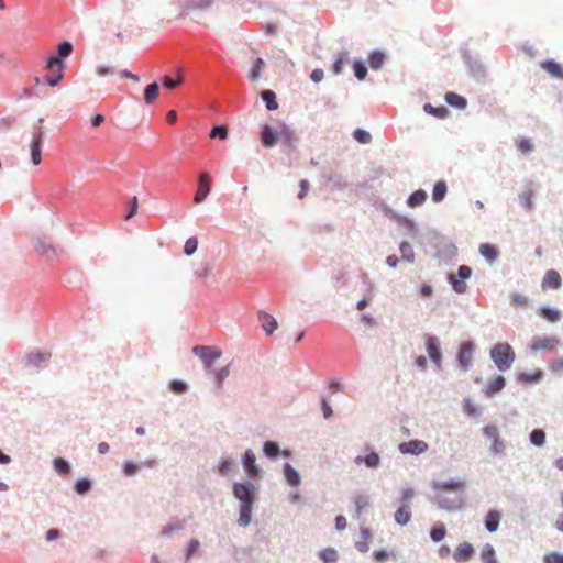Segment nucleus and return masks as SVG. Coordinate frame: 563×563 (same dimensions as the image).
<instances>
[{
    "label": "nucleus",
    "instance_id": "41",
    "mask_svg": "<svg viewBox=\"0 0 563 563\" xmlns=\"http://www.w3.org/2000/svg\"><path fill=\"white\" fill-rule=\"evenodd\" d=\"M159 86L156 81L147 85L144 89L143 100L146 104H151L158 97Z\"/></svg>",
    "mask_w": 563,
    "mask_h": 563
},
{
    "label": "nucleus",
    "instance_id": "48",
    "mask_svg": "<svg viewBox=\"0 0 563 563\" xmlns=\"http://www.w3.org/2000/svg\"><path fill=\"white\" fill-rule=\"evenodd\" d=\"M53 468L59 475H68L70 473V464L63 457H55L52 462Z\"/></svg>",
    "mask_w": 563,
    "mask_h": 563
},
{
    "label": "nucleus",
    "instance_id": "15",
    "mask_svg": "<svg viewBox=\"0 0 563 563\" xmlns=\"http://www.w3.org/2000/svg\"><path fill=\"white\" fill-rule=\"evenodd\" d=\"M244 471L250 479H256L261 475V470L256 465V456L251 449H247L241 459Z\"/></svg>",
    "mask_w": 563,
    "mask_h": 563
},
{
    "label": "nucleus",
    "instance_id": "23",
    "mask_svg": "<svg viewBox=\"0 0 563 563\" xmlns=\"http://www.w3.org/2000/svg\"><path fill=\"white\" fill-rule=\"evenodd\" d=\"M506 386V379L504 376L501 375H497L494 377L493 380H490L485 389H484V394L486 397L488 398H492L494 397L496 394H498L499 391H501Z\"/></svg>",
    "mask_w": 563,
    "mask_h": 563
},
{
    "label": "nucleus",
    "instance_id": "5",
    "mask_svg": "<svg viewBox=\"0 0 563 563\" xmlns=\"http://www.w3.org/2000/svg\"><path fill=\"white\" fill-rule=\"evenodd\" d=\"M472 276V268L467 265H461L456 274L450 273L446 280L456 294H465L467 291L466 280Z\"/></svg>",
    "mask_w": 563,
    "mask_h": 563
},
{
    "label": "nucleus",
    "instance_id": "16",
    "mask_svg": "<svg viewBox=\"0 0 563 563\" xmlns=\"http://www.w3.org/2000/svg\"><path fill=\"white\" fill-rule=\"evenodd\" d=\"M463 58L468 67L470 75L476 80H483L486 75L484 65L478 58H474L468 51L463 53Z\"/></svg>",
    "mask_w": 563,
    "mask_h": 563
},
{
    "label": "nucleus",
    "instance_id": "12",
    "mask_svg": "<svg viewBox=\"0 0 563 563\" xmlns=\"http://www.w3.org/2000/svg\"><path fill=\"white\" fill-rule=\"evenodd\" d=\"M187 526V520L185 518H179L177 516H173L169 518L166 525L162 526L158 532V536L162 539H169L174 533H177L184 530Z\"/></svg>",
    "mask_w": 563,
    "mask_h": 563
},
{
    "label": "nucleus",
    "instance_id": "46",
    "mask_svg": "<svg viewBox=\"0 0 563 563\" xmlns=\"http://www.w3.org/2000/svg\"><path fill=\"white\" fill-rule=\"evenodd\" d=\"M481 559L484 563H498L495 549L492 544L486 543L481 551Z\"/></svg>",
    "mask_w": 563,
    "mask_h": 563
},
{
    "label": "nucleus",
    "instance_id": "1",
    "mask_svg": "<svg viewBox=\"0 0 563 563\" xmlns=\"http://www.w3.org/2000/svg\"><path fill=\"white\" fill-rule=\"evenodd\" d=\"M433 497L431 501L438 508L446 511L461 510L466 503V485L459 478H450L446 481L432 482Z\"/></svg>",
    "mask_w": 563,
    "mask_h": 563
},
{
    "label": "nucleus",
    "instance_id": "60",
    "mask_svg": "<svg viewBox=\"0 0 563 563\" xmlns=\"http://www.w3.org/2000/svg\"><path fill=\"white\" fill-rule=\"evenodd\" d=\"M197 247H198V240H197V238L191 236V238H189V239L185 242V245H184V253H185L187 256H190V255H192V254L197 251Z\"/></svg>",
    "mask_w": 563,
    "mask_h": 563
},
{
    "label": "nucleus",
    "instance_id": "42",
    "mask_svg": "<svg viewBox=\"0 0 563 563\" xmlns=\"http://www.w3.org/2000/svg\"><path fill=\"white\" fill-rule=\"evenodd\" d=\"M263 453L266 457L275 460L280 453V448L277 442L267 440L263 444Z\"/></svg>",
    "mask_w": 563,
    "mask_h": 563
},
{
    "label": "nucleus",
    "instance_id": "24",
    "mask_svg": "<svg viewBox=\"0 0 563 563\" xmlns=\"http://www.w3.org/2000/svg\"><path fill=\"white\" fill-rule=\"evenodd\" d=\"M371 506L369 497L366 494H357L354 497V515L358 519Z\"/></svg>",
    "mask_w": 563,
    "mask_h": 563
},
{
    "label": "nucleus",
    "instance_id": "57",
    "mask_svg": "<svg viewBox=\"0 0 563 563\" xmlns=\"http://www.w3.org/2000/svg\"><path fill=\"white\" fill-rule=\"evenodd\" d=\"M353 137L361 144H368L372 141L371 133L361 128H357L353 131Z\"/></svg>",
    "mask_w": 563,
    "mask_h": 563
},
{
    "label": "nucleus",
    "instance_id": "36",
    "mask_svg": "<svg viewBox=\"0 0 563 563\" xmlns=\"http://www.w3.org/2000/svg\"><path fill=\"white\" fill-rule=\"evenodd\" d=\"M479 253L489 263L495 262L498 257V250L496 246L488 243H483L479 245Z\"/></svg>",
    "mask_w": 563,
    "mask_h": 563
},
{
    "label": "nucleus",
    "instance_id": "13",
    "mask_svg": "<svg viewBox=\"0 0 563 563\" xmlns=\"http://www.w3.org/2000/svg\"><path fill=\"white\" fill-rule=\"evenodd\" d=\"M192 353L198 356L206 367H210L220 356L221 352L207 345H196Z\"/></svg>",
    "mask_w": 563,
    "mask_h": 563
},
{
    "label": "nucleus",
    "instance_id": "49",
    "mask_svg": "<svg viewBox=\"0 0 563 563\" xmlns=\"http://www.w3.org/2000/svg\"><path fill=\"white\" fill-rule=\"evenodd\" d=\"M423 110L428 114H431L439 119H444L449 114V110L445 107H433L431 103H424Z\"/></svg>",
    "mask_w": 563,
    "mask_h": 563
},
{
    "label": "nucleus",
    "instance_id": "28",
    "mask_svg": "<svg viewBox=\"0 0 563 563\" xmlns=\"http://www.w3.org/2000/svg\"><path fill=\"white\" fill-rule=\"evenodd\" d=\"M235 467V461L231 456H222L217 466L214 467L219 475L227 476L229 473H231Z\"/></svg>",
    "mask_w": 563,
    "mask_h": 563
},
{
    "label": "nucleus",
    "instance_id": "3",
    "mask_svg": "<svg viewBox=\"0 0 563 563\" xmlns=\"http://www.w3.org/2000/svg\"><path fill=\"white\" fill-rule=\"evenodd\" d=\"M74 46L69 41H63L57 44L56 53L49 56L45 64L48 75L45 78L46 85L49 87L57 86L64 78L66 68V58L71 55Z\"/></svg>",
    "mask_w": 563,
    "mask_h": 563
},
{
    "label": "nucleus",
    "instance_id": "58",
    "mask_svg": "<svg viewBox=\"0 0 563 563\" xmlns=\"http://www.w3.org/2000/svg\"><path fill=\"white\" fill-rule=\"evenodd\" d=\"M509 299H510V305L516 306V307L526 308V307H528V303H529L528 298L525 295H521L518 292H512L510 295Z\"/></svg>",
    "mask_w": 563,
    "mask_h": 563
},
{
    "label": "nucleus",
    "instance_id": "33",
    "mask_svg": "<svg viewBox=\"0 0 563 563\" xmlns=\"http://www.w3.org/2000/svg\"><path fill=\"white\" fill-rule=\"evenodd\" d=\"M534 190L532 188V183H529V185H527L520 197V203L527 211H531L534 208V203L532 200Z\"/></svg>",
    "mask_w": 563,
    "mask_h": 563
},
{
    "label": "nucleus",
    "instance_id": "59",
    "mask_svg": "<svg viewBox=\"0 0 563 563\" xmlns=\"http://www.w3.org/2000/svg\"><path fill=\"white\" fill-rule=\"evenodd\" d=\"M211 139L225 140L228 136V129L225 125L219 124L214 125L210 131Z\"/></svg>",
    "mask_w": 563,
    "mask_h": 563
},
{
    "label": "nucleus",
    "instance_id": "22",
    "mask_svg": "<svg viewBox=\"0 0 563 563\" xmlns=\"http://www.w3.org/2000/svg\"><path fill=\"white\" fill-rule=\"evenodd\" d=\"M257 319L267 335H272L277 329V321L272 314L265 311H258Z\"/></svg>",
    "mask_w": 563,
    "mask_h": 563
},
{
    "label": "nucleus",
    "instance_id": "63",
    "mask_svg": "<svg viewBox=\"0 0 563 563\" xmlns=\"http://www.w3.org/2000/svg\"><path fill=\"white\" fill-rule=\"evenodd\" d=\"M321 410L324 419H329L333 415L332 407L325 397H321Z\"/></svg>",
    "mask_w": 563,
    "mask_h": 563
},
{
    "label": "nucleus",
    "instance_id": "31",
    "mask_svg": "<svg viewBox=\"0 0 563 563\" xmlns=\"http://www.w3.org/2000/svg\"><path fill=\"white\" fill-rule=\"evenodd\" d=\"M386 60V55L379 49H374L368 55V64L373 70H379Z\"/></svg>",
    "mask_w": 563,
    "mask_h": 563
},
{
    "label": "nucleus",
    "instance_id": "20",
    "mask_svg": "<svg viewBox=\"0 0 563 563\" xmlns=\"http://www.w3.org/2000/svg\"><path fill=\"white\" fill-rule=\"evenodd\" d=\"M279 128L277 130L265 124L261 128L260 139L264 147H273L278 142Z\"/></svg>",
    "mask_w": 563,
    "mask_h": 563
},
{
    "label": "nucleus",
    "instance_id": "30",
    "mask_svg": "<svg viewBox=\"0 0 563 563\" xmlns=\"http://www.w3.org/2000/svg\"><path fill=\"white\" fill-rule=\"evenodd\" d=\"M543 377V373L542 371L538 369L533 373H519L516 377L517 379V383L519 384H523V385H527V384H536V383H539Z\"/></svg>",
    "mask_w": 563,
    "mask_h": 563
},
{
    "label": "nucleus",
    "instance_id": "21",
    "mask_svg": "<svg viewBox=\"0 0 563 563\" xmlns=\"http://www.w3.org/2000/svg\"><path fill=\"white\" fill-rule=\"evenodd\" d=\"M562 286V278L555 269H549L545 272L541 287L545 289H559Z\"/></svg>",
    "mask_w": 563,
    "mask_h": 563
},
{
    "label": "nucleus",
    "instance_id": "51",
    "mask_svg": "<svg viewBox=\"0 0 563 563\" xmlns=\"http://www.w3.org/2000/svg\"><path fill=\"white\" fill-rule=\"evenodd\" d=\"M168 388L172 393H174L176 395L185 394L189 389L187 383L179 380V379L169 380Z\"/></svg>",
    "mask_w": 563,
    "mask_h": 563
},
{
    "label": "nucleus",
    "instance_id": "11",
    "mask_svg": "<svg viewBox=\"0 0 563 563\" xmlns=\"http://www.w3.org/2000/svg\"><path fill=\"white\" fill-rule=\"evenodd\" d=\"M426 350L434 367L440 369L442 366V353L440 349V341L435 335H426Z\"/></svg>",
    "mask_w": 563,
    "mask_h": 563
},
{
    "label": "nucleus",
    "instance_id": "55",
    "mask_svg": "<svg viewBox=\"0 0 563 563\" xmlns=\"http://www.w3.org/2000/svg\"><path fill=\"white\" fill-rule=\"evenodd\" d=\"M183 82H184V78H183L181 75H179L177 78H173L170 76H164L162 78L163 87L167 88V89H170V90L179 87Z\"/></svg>",
    "mask_w": 563,
    "mask_h": 563
},
{
    "label": "nucleus",
    "instance_id": "54",
    "mask_svg": "<svg viewBox=\"0 0 563 563\" xmlns=\"http://www.w3.org/2000/svg\"><path fill=\"white\" fill-rule=\"evenodd\" d=\"M353 70H354V76L358 80H364L367 76V67H366L365 63L361 59H357L353 63Z\"/></svg>",
    "mask_w": 563,
    "mask_h": 563
},
{
    "label": "nucleus",
    "instance_id": "7",
    "mask_svg": "<svg viewBox=\"0 0 563 563\" xmlns=\"http://www.w3.org/2000/svg\"><path fill=\"white\" fill-rule=\"evenodd\" d=\"M483 435L492 440L489 452L496 456H505L506 445L504 440L499 438V430L495 424H486L483 428Z\"/></svg>",
    "mask_w": 563,
    "mask_h": 563
},
{
    "label": "nucleus",
    "instance_id": "53",
    "mask_svg": "<svg viewBox=\"0 0 563 563\" xmlns=\"http://www.w3.org/2000/svg\"><path fill=\"white\" fill-rule=\"evenodd\" d=\"M200 549V542L197 539H191L185 549V563H187Z\"/></svg>",
    "mask_w": 563,
    "mask_h": 563
},
{
    "label": "nucleus",
    "instance_id": "6",
    "mask_svg": "<svg viewBox=\"0 0 563 563\" xmlns=\"http://www.w3.org/2000/svg\"><path fill=\"white\" fill-rule=\"evenodd\" d=\"M362 452L363 454H358L353 459L355 465H364L371 471H376L380 467L382 459L371 445H365Z\"/></svg>",
    "mask_w": 563,
    "mask_h": 563
},
{
    "label": "nucleus",
    "instance_id": "43",
    "mask_svg": "<svg viewBox=\"0 0 563 563\" xmlns=\"http://www.w3.org/2000/svg\"><path fill=\"white\" fill-rule=\"evenodd\" d=\"M446 528L442 522H435L430 530V538L433 542L438 543L444 539Z\"/></svg>",
    "mask_w": 563,
    "mask_h": 563
},
{
    "label": "nucleus",
    "instance_id": "19",
    "mask_svg": "<svg viewBox=\"0 0 563 563\" xmlns=\"http://www.w3.org/2000/svg\"><path fill=\"white\" fill-rule=\"evenodd\" d=\"M560 345V340L555 336L534 338L531 342V350L538 351H553Z\"/></svg>",
    "mask_w": 563,
    "mask_h": 563
},
{
    "label": "nucleus",
    "instance_id": "52",
    "mask_svg": "<svg viewBox=\"0 0 563 563\" xmlns=\"http://www.w3.org/2000/svg\"><path fill=\"white\" fill-rule=\"evenodd\" d=\"M36 250L46 255L47 257L54 256L56 254L55 249L47 243L44 239H38L36 242Z\"/></svg>",
    "mask_w": 563,
    "mask_h": 563
},
{
    "label": "nucleus",
    "instance_id": "32",
    "mask_svg": "<svg viewBox=\"0 0 563 563\" xmlns=\"http://www.w3.org/2000/svg\"><path fill=\"white\" fill-rule=\"evenodd\" d=\"M428 198L427 192L423 189H418L411 192L407 198V206L410 208H416L426 202Z\"/></svg>",
    "mask_w": 563,
    "mask_h": 563
},
{
    "label": "nucleus",
    "instance_id": "27",
    "mask_svg": "<svg viewBox=\"0 0 563 563\" xmlns=\"http://www.w3.org/2000/svg\"><path fill=\"white\" fill-rule=\"evenodd\" d=\"M411 520V507L409 504H402L395 512V521L397 525L404 527Z\"/></svg>",
    "mask_w": 563,
    "mask_h": 563
},
{
    "label": "nucleus",
    "instance_id": "47",
    "mask_svg": "<svg viewBox=\"0 0 563 563\" xmlns=\"http://www.w3.org/2000/svg\"><path fill=\"white\" fill-rule=\"evenodd\" d=\"M399 251L401 253V258L408 263H413L416 255L411 244L407 241H402L399 245Z\"/></svg>",
    "mask_w": 563,
    "mask_h": 563
},
{
    "label": "nucleus",
    "instance_id": "14",
    "mask_svg": "<svg viewBox=\"0 0 563 563\" xmlns=\"http://www.w3.org/2000/svg\"><path fill=\"white\" fill-rule=\"evenodd\" d=\"M428 449H429L428 443L423 440H418V439L409 440V441L402 442L398 445L399 452L404 455L410 454L413 456H418L420 454L426 453L428 451Z\"/></svg>",
    "mask_w": 563,
    "mask_h": 563
},
{
    "label": "nucleus",
    "instance_id": "64",
    "mask_svg": "<svg viewBox=\"0 0 563 563\" xmlns=\"http://www.w3.org/2000/svg\"><path fill=\"white\" fill-rule=\"evenodd\" d=\"M544 563H563V554L558 552H551L545 554L543 558Z\"/></svg>",
    "mask_w": 563,
    "mask_h": 563
},
{
    "label": "nucleus",
    "instance_id": "4",
    "mask_svg": "<svg viewBox=\"0 0 563 563\" xmlns=\"http://www.w3.org/2000/svg\"><path fill=\"white\" fill-rule=\"evenodd\" d=\"M489 357L498 371L507 372L515 363L516 353L509 343L499 342L490 349Z\"/></svg>",
    "mask_w": 563,
    "mask_h": 563
},
{
    "label": "nucleus",
    "instance_id": "17",
    "mask_svg": "<svg viewBox=\"0 0 563 563\" xmlns=\"http://www.w3.org/2000/svg\"><path fill=\"white\" fill-rule=\"evenodd\" d=\"M211 190V178L209 174L202 172L198 176V188L194 196V202L196 205L201 203L208 197Z\"/></svg>",
    "mask_w": 563,
    "mask_h": 563
},
{
    "label": "nucleus",
    "instance_id": "10",
    "mask_svg": "<svg viewBox=\"0 0 563 563\" xmlns=\"http://www.w3.org/2000/svg\"><path fill=\"white\" fill-rule=\"evenodd\" d=\"M52 357V353L41 350H32L24 356V365L36 369L43 368Z\"/></svg>",
    "mask_w": 563,
    "mask_h": 563
},
{
    "label": "nucleus",
    "instance_id": "8",
    "mask_svg": "<svg viewBox=\"0 0 563 563\" xmlns=\"http://www.w3.org/2000/svg\"><path fill=\"white\" fill-rule=\"evenodd\" d=\"M45 132L44 130L35 125L32 131V140L30 144L31 161L33 165L37 166L42 162V147L44 143Z\"/></svg>",
    "mask_w": 563,
    "mask_h": 563
},
{
    "label": "nucleus",
    "instance_id": "62",
    "mask_svg": "<svg viewBox=\"0 0 563 563\" xmlns=\"http://www.w3.org/2000/svg\"><path fill=\"white\" fill-rule=\"evenodd\" d=\"M189 5L194 9H208L212 5L213 0H188Z\"/></svg>",
    "mask_w": 563,
    "mask_h": 563
},
{
    "label": "nucleus",
    "instance_id": "44",
    "mask_svg": "<svg viewBox=\"0 0 563 563\" xmlns=\"http://www.w3.org/2000/svg\"><path fill=\"white\" fill-rule=\"evenodd\" d=\"M91 487L92 482L88 477H81L77 479L74 485L75 492L80 496L88 494L91 490Z\"/></svg>",
    "mask_w": 563,
    "mask_h": 563
},
{
    "label": "nucleus",
    "instance_id": "25",
    "mask_svg": "<svg viewBox=\"0 0 563 563\" xmlns=\"http://www.w3.org/2000/svg\"><path fill=\"white\" fill-rule=\"evenodd\" d=\"M473 553H474L473 545L467 542H464V543H461L456 548L453 556L457 563H464V562H467L472 558Z\"/></svg>",
    "mask_w": 563,
    "mask_h": 563
},
{
    "label": "nucleus",
    "instance_id": "9",
    "mask_svg": "<svg viewBox=\"0 0 563 563\" xmlns=\"http://www.w3.org/2000/svg\"><path fill=\"white\" fill-rule=\"evenodd\" d=\"M475 352V343L473 341H465L460 345L456 355L457 367L466 372L472 366V357Z\"/></svg>",
    "mask_w": 563,
    "mask_h": 563
},
{
    "label": "nucleus",
    "instance_id": "35",
    "mask_svg": "<svg viewBox=\"0 0 563 563\" xmlns=\"http://www.w3.org/2000/svg\"><path fill=\"white\" fill-rule=\"evenodd\" d=\"M445 101L450 107H453V108H456L460 110H464L467 106V100L464 97H462L455 92H448L445 95Z\"/></svg>",
    "mask_w": 563,
    "mask_h": 563
},
{
    "label": "nucleus",
    "instance_id": "50",
    "mask_svg": "<svg viewBox=\"0 0 563 563\" xmlns=\"http://www.w3.org/2000/svg\"><path fill=\"white\" fill-rule=\"evenodd\" d=\"M319 556L323 563H336L339 554L334 548H325L319 552Z\"/></svg>",
    "mask_w": 563,
    "mask_h": 563
},
{
    "label": "nucleus",
    "instance_id": "56",
    "mask_svg": "<svg viewBox=\"0 0 563 563\" xmlns=\"http://www.w3.org/2000/svg\"><path fill=\"white\" fill-rule=\"evenodd\" d=\"M328 181L334 187V188H338V189H344L347 187V180L345 179V177H343L342 175L340 174H331L329 177H328Z\"/></svg>",
    "mask_w": 563,
    "mask_h": 563
},
{
    "label": "nucleus",
    "instance_id": "26",
    "mask_svg": "<svg viewBox=\"0 0 563 563\" xmlns=\"http://www.w3.org/2000/svg\"><path fill=\"white\" fill-rule=\"evenodd\" d=\"M283 474H284V477L286 479V482L290 485V486H299L300 483H301V476L299 474L298 471H296L290 463L286 462L284 465H283Z\"/></svg>",
    "mask_w": 563,
    "mask_h": 563
},
{
    "label": "nucleus",
    "instance_id": "45",
    "mask_svg": "<svg viewBox=\"0 0 563 563\" xmlns=\"http://www.w3.org/2000/svg\"><path fill=\"white\" fill-rule=\"evenodd\" d=\"M529 441L533 446L541 448L545 443V432L543 429H533L529 434Z\"/></svg>",
    "mask_w": 563,
    "mask_h": 563
},
{
    "label": "nucleus",
    "instance_id": "40",
    "mask_svg": "<svg viewBox=\"0 0 563 563\" xmlns=\"http://www.w3.org/2000/svg\"><path fill=\"white\" fill-rule=\"evenodd\" d=\"M538 314L550 322H558L561 319V311L551 307H540Z\"/></svg>",
    "mask_w": 563,
    "mask_h": 563
},
{
    "label": "nucleus",
    "instance_id": "18",
    "mask_svg": "<svg viewBox=\"0 0 563 563\" xmlns=\"http://www.w3.org/2000/svg\"><path fill=\"white\" fill-rule=\"evenodd\" d=\"M278 141L285 146L286 152L290 153L295 150L297 137L295 132L286 123L279 124Z\"/></svg>",
    "mask_w": 563,
    "mask_h": 563
},
{
    "label": "nucleus",
    "instance_id": "2",
    "mask_svg": "<svg viewBox=\"0 0 563 563\" xmlns=\"http://www.w3.org/2000/svg\"><path fill=\"white\" fill-rule=\"evenodd\" d=\"M232 494L240 503L238 525L245 528L252 521L253 506L257 497L256 487L251 482H235L232 485Z\"/></svg>",
    "mask_w": 563,
    "mask_h": 563
},
{
    "label": "nucleus",
    "instance_id": "29",
    "mask_svg": "<svg viewBox=\"0 0 563 563\" xmlns=\"http://www.w3.org/2000/svg\"><path fill=\"white\" fill-rule=\"evenodd\" d=\"M500 512L498 510H489L485 517V528L488 532H495L498 530L500 522Z\"/></svg>",
    "mask_w": 563,
    "mask_h": 563
},
{
    "label": "nucleus",
    "instance_id": "37",
    "mask_svg": "<svg viewBox=\"0 0 563 563\" xmlns=\"http://www.w3.org/2000/svg\"><path fill=\"white\" fill-rule=\"evenodd\" d=\"M448 194V185L444 180H439L433 186L432 190V200L435 203H439L444 200L445 196Z\"/></svg>",
    "mask_w": 563,
    "mask_h": 563
},
{
    "label": "nucleus",
    "instance_id": "34",
    "mask_svg": "<svg viewBox=\"0 0 563 563\" xmlns=\"http://www.w3.org/2000/svg\"><path fill=\"white\" fill-rule=\"evenodd\" d=\"M541 67L553 77L563 79V67L553 59L542 62Z\"/></svg>",
    "mask_w": 563,
    "mask_h": 563
},
{
    "label": "nucleus",
    "instance_id": "39",
    "mask_svg": "<svg viewBox=\"0 0 563 563\" xmlns=\"http://www.w3.org/2000/svg\"><path fill=\"white\" fill-rule=\"evenodd\" d=\"M456 246L449 242L437 249V256L442 260H451L456 255Z\"/></svg>",
    "mask_w": 563,
    "mask_h": 563
},
{
    "label": "nucleus",
    "instance_id": "38",
    "mask_svg": "<svg viewBox=\"0 0 563 563\" xmlns=\"http://www.w3.org/2000/svg\"><path fill=\"white\" fill-rule=\"evenodd\" d=\"M261 98L265 102L268 111H275L278 108L276 93L273 90L265 89L261 92Z\"/></svg>",
    "mask_w": 563,
    "mask_h": 563
},
{
    "label": "nucleus",
    "instance_id": "61",
    "mask_svg": "<svg viewBox=\"0 0 563 563\" xmlns=\"http://www.w3.org/2000/svg\"><path fill=\"white\" fill-rule=\"evenodd\" d=\"M464 412L471 417H477L481 415V411L470 399L464 400Z\"/></svg>",
    "mask_w": 563,
    "mask_h": 563
}]
</instances>
